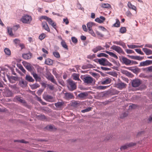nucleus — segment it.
<instances>
[{
    "label": "nucleus",
    "instance_id": "64",
    "mask_svg": "<svg viewBox=\"0 0 152 152\" xmlns=\"http://www.w3.org/2000/svg\"><path fill=\"white\" fill-rule=\"evenodd\" d=\"M47 21L48 22L49 24L50 25H51V23H53V22L52 20L50 18H49Z\"/></svg>",
    "mask_w": 152,
    "mask_h": 152
},
{
    "label": "nucleus",
    "instance_id": "45",
    "mask_svg": "<svg viewBox=\"0 0 152 152\" xmlns=\"http://www.w3.org/2000/svg\"><path fill=\"white\" fill-rule=\"evenodd\" d=\"M7 31L8 32L9 34L11 36H12L13 35V33L12 31V29L11 28H7Z\"/></svg>",
    "mask_w": 152,
    "mask_h": 152
},
{
    "label": "nucleus",
    "instance_id": "44",
    "mask_svg": "<svg viewBox=\"0 0 152 152\" xmlns=\"http://www.w3.org/2000/svg\"><path fill=\"white\" fill-rule=\"evenodd\" d=\"M16 99L17 101L21 103H24L25 102L22 99V98L21 97L17 96L16 97Z\"/></svg>",
    "mask_w": 152,
    "mask_h": 152
},
{
    "label": "nucleus",
    "instance_id": "37",
    "mask_svg": "<svg viewBox=\"0 0 152 152\" xmlns=\"http://www.w3.org/2000/svg\"><path fill=\"white\" fill-rule=\"evenodd\" d=\"M79 75L75 74L73 75V79L74 80H80L79 78Z\"/></svg>",
    "mask_w": 152,
    "mask_h": 152
},
{
    "label": "nucleus",
    "instance_id": "10",
    "mask_svg": "<svg viewBox=\"0 0 152 152\" xmlns=\"http://www.w3.org/2000/svg\"><path fill=\"white\" fill-rule=\"evenodd\" d=\"M136 145L135 143L131 142L128 144H126L125 145L121 146L120 148L121 150L122 151L128 148L129 147L134 145Z\"/></svg>",
    "mask_w": 152,
    "mask_h": 152
},
{
    "label": "nucleus",
    "instance_id": "50",
    "mask_svg": "<svg viewBox=\"0 0 152 152\" xmlns=\"http://www.w3.org/2000/svg\"><path fill=\"white\" fill-rule=\"evenodd\" d=\"M88 32L93 36L95 37L96 34L92 29L88 30Z\"/></svg>",
    "mask_w": 152,
    "mask_h": 152
},
{
    "label": "nucleus",
    "instance_id": "5",
    "mask_svg": "<svg viewBox=\"0 0 152 152\" xmlns=\"http://www.w3.org/2000/svg\"><path fill=\"white\" fill-rule=\"evenodd\" d=\"M142 82V81L139 79H137L133 80L132 82V86L134 87H138L141 84Z\"/></svg>",
    "mask_w": 152,
    "mask_h": 152
},
{
    "label": "nucleus",
    "instance_id": "6",
    "mask_svg": "<svg viewBox=\"0 0 152 152\" xmlns=\"http://www.w3.org/2000/svg\"><path fill=\"white\" fill-rule=\"evenodd\" d=\"M46 78L48 80H50L53 83L57 85V83L56 80L55 79L51 73L48 74L46 76Z\"/></svg>",
    "mask_w": 152,
    "mask_h": 152
},
{
    "label": "nucleus",
    "instance_id": "25",
    "mask_svg": "<svg viewBox=\"0 0 152 152\" xmlns=\"http://www.w3.org/2000/svg\"><path fill=\"white\" fill-rule=\"evenodd\" d=\"M25 79L29 82H33L34 81V80L29 75H26Z\"/></svg>",
    "mask_w": 152,
    "mask_h": 152
},
{
    "label": "nucleus",
    "instance_id": "48",
    "mask_svg": "<svg viewBox=\"0 0 152 152\" xmlns=\"http://www.w3.org/2000/svg\"><path fill=\"white\" fill-rule=\"evenodd\" d=\"M6 93L7 94V96L8 97H10L12 96V93L11 91L10 90L7 91L6 92Z\"/></svg>",
    "mask_w": 152,
    "mask_h": 152
},
{
    "label": "nucleus",
    "instance_id": "52",
    "mask_svg": "<svg viewBox=\"0 0 152 152\" xmlns=\"http://www.w3.org/2000/svg\"><path fill=\"white\" fill-rule=\"evenodd\" d=\"M135 51L141 55H143L144 54L141 51V50L140 49H135Z\"/></svg>",
    "mask_w": 152,
    "mask_h": 152
},
{
    "label": "nucleus",
    "instance_id": "18",
    "mask_svg": "<svg viewBox=\"0 0 152 152\" xmlns=\"http://www.w3.org/2000/svg\"><path fill=\"white\" fill-rule=\"evenodd\" d=\"M24 65L26 69L29 71L31 72L32 70V66L30 64L26 63L24 64Z\"/></svg>",
    "mask_w": 152,
    "mask_h": 152
},
{
    "label": "nucleus",
    "instance_id": "24",
    "mask_svg": "<svg viewBox=\"0 0 152 152\" xmlns=\"http://www.w3.org/2000/svg\"><path fill=\"white\" fill-rule=\"evenodd\" d=\"M19 85L22 87H25L27 85V83L25 81L22 80L19 82Z\"/></svg>",
    "mask_w": 152,
    "mask_h": 152
},
{
    "label": "nucleus",
    "instance_id": "60",
    "mask_svg": "<svg viewBox=\"0 0 152 152\" xmlns=\"http://www.w3.org/2000/svg\"><path fill=\"white\" fill-rule=\"evenodd\" d=\"M63 22L65 23L66 25H68L69 23V21L67 18L64 19Z\"/></svg>",
    "mask_w": 152,
    "mask_h": 152
},
{
    "label": "nucleus",
    "instance_id": "47",
    "mask_svg": "<svg viewBox=\"0 0 152 152\" xmlns=\"http://www.w3.org/2000/svg\"><path fill=\"white\" fill-rule=\"evenodd\" d=\"M46 36V35L44 33H42L39 37V39L41 40L43 39Z\"/></svg>",
    "mask_w": 152,
    "mask_h": 152
},
{
    "label": "nucleus",
    "instance_id": "2",
    "mask_svg": "<svg viewBox=\"0 0 152 152\" xmlns=\"http://www.w3.org/2000/svg\"><path fill=\"white\" fill-rule=\"evenodd\" d=\"M98 62L101 65L111 66L112 64L105 58H101L98 60Z\"/></svg>",
    "mask_w": 152,
    "mask_h": 152
},
{
    "label": "nucleus",
    "instance_id": "42",
    "mask_svg": "<svg viewBox=\"0 0 152 152\" xmlns=\"http://www.w3.org/2000/svg\"><path fill=\"white\" fill-rule=\"evenodd\" d=\"M53 99V97L49 95H47L45 97V99L48 101H50V100L52 99Z\"/></svg>",
    "mask_w": 152,
    "mask_h": 152
},
{
    "label": "nucleus",
    "instance_id": "32",
    "mask_svg": "<svg viewBox=\"0 0 152 152\" xmlns=\"http://www.w3.org/2000/svg\"><path fill=\"white\" fill-rule=\"evenodd\" d=\"M88 95L86 93H81L79 94L78 96L80 98H83L86 97Z\"/></svg>",
    "mask_w": 152,
    "mask_h": 152
},
{
    "label": "nucleus",
    "instance_id": "26",
    "mask_svg": "<svg viewBox=\"0 0 152 152\" xmlns=\"http://www.w3.org/2000/svg\"><path fill=\"white\" fill-rule=\"evenodd\" d=\"M95 25V23L92 22H89L87 23V26L88 30L92 29V27Z\"/></svg>",
    "mask_w": 152,
    "mask_h": 152
},
{
    "label": "nucleus",
    "instance_id": "43",
    "mask_svg": "<svg viewBox=\"0 0 152 152\" xmlns=\"http://www.w3.org/2000/svg\"><path fill=\"white\" fill-rule=\"evenodd\" d=\"M46 128L48 129H50L51 130H53L54 129H56L53 126L49 125L48 126L46 127Z\"/></svg>",
    "mask_w": 152,
    "mask_h": 152
},
{
    "label": "nucleus",
    "instance_id": "36",
    "mask_svg": "<svg viewBox=\"0 0 152 152\" xmlns=\"http://www.w3.org/2000/svg\"><path fill=\"white\" fill-rule=\"evenodd\" d=\"M4 52L5 54L8 55H10L11 54V51L10 50L7 48H6L4 49Z\"/></svg>",
    "mask_w": 152,
    "mask_h": 152
},
{
    "label": "nucleus",
    "instance_id": "39",
    "mask_svg": "<svg viewBox=\"0 0 152 152\" xmlns=\"http://www.w3.org/2000/svg\"><path fill=\"white\" fill-rule=\"evenodd\" d=\"M53 54L54 56L56 58H60V55L59 53L57 51L54 52H53Z\"/></svg>",
    "mask_w": 152,
    "mask_h": 152
},
{
    "label": "nucleus",
    "instance_id": "46",
    "mask_svg": "<svg viewBox=\"0 0 152 152\" xmlns=\"http://www.w3.org/2000/svg\"><path fill=\"white\" fill-rule=\"evenodd\" d=\"M91 109H92L91 107H88V108H87L83 110H81V112L82 113H83L88 112H89V111H90V110H91Z\"/></svg>",
    "mask_w": 152,
    "mask_h": 152
},
{
    "label": "nucleus",
    "instance_id": "35",
    "mask_svg": "<svg viewBox=\"0 0 152 152\" xmlns=\"http://www.w3.org/2000/svg\"><path fill=\"white\" fill-rule=\"evenodd\" d=\"M18 67L24 73L26 72V71L21 64H19L18 65Z\"/></svg>",
    "mask_w": 152,
    "mask_h": 152
},
{
    "label": "nucleus",
    "instance_id": "31",
    "mask_svg": "<svg viewBox=\"0 0 152 152\" xmlns=\"http://www.w3.org/2000/svg\"><path fill=\"white\" fill-rule=\"evenodd\" d=\"M61 45H62V46L65 49H66L68 50V46L67 45L66 42H65V41L64 40H62V41H61Z\"/></svg>",
    "mask_w": 152,
    "mask_h": 152
},
{
    "label": "nucleus",
    "instance_id": "20",
    "mask_svg": "<svg viewBox=\"0 0 152 152\" xmlns=\"http://www.w3.org/2000/svg\"><path fill=\"white\" fill-rule=\"evenodd\" d=\"M113 43L115 44H117L123 47L125 46V44L123 42L121 41H113Z\"/></svg>",
    "mask_w": 152,
    "mask_h": 152
},
{
    "label": "nucleus",
    "instance_id": "27",
    "mask_svg": "<svg viewBox=\"0 0 152 152\" xmlns=\"http://www.w3.org/2000/svg\"><path fill=\"white\" fill-rule=\"evenodd\" d=\"M100 6L102 7L105 8H109L111 7L110 5L108 4H102Z\"/></svg>",
    "mask_w": 152,
    "mask_h": 152
},
{
    "label": "nucleus",
    "instance_id": "57",
    "mask_svg": "<svg viewBox=\"0 0 152 152\" xmlns=\"http://www.w3.org/2000/svg\"><path fill=\"white\" fill-rule=\"evenodd\" d=\"M126 52L128 54H131L134 53V52L133 50L130 49H126Z\"/></svg>",
    "mask_w": 152,
    "mask_h": 152
},
{
    "label": "nucleus",
    "instance_id": "9",
    "mask_svg": "<svg viewBox=\"0 0 152 152\" xmlns=\"http://www.w3.org/2000/svg\"><path fill=\"white\" fill-rule=\"evenodd\" d=\"M126 84L124 83L121 82L115 84V87L121 90L126 87Z\"/></svg>",
    "mask_w": 152,
    "mask_h": 152
},
{
    "label": "nucleus",
    "instance_id": "41",
    "mask_svg": "<svg viewBox=\"0 0 152 152\" xmlns=\"http://www.w3.org/2000/svg\"><path fill=\"white\" fill-rule=\"evenodd\" d=\"M126 29L125 27H121L120 29V32L122 34H124L126 32Z\"/></svg>",
    "mask_w": 152,
    "mask_h": 152
},
{
    "label": "nucleus",
    "instance_id": "51",
    "mask_svg": "<svg viewBox=\"0 0 152 152\" xmlns=\"http://www.w3.org/2000/svg\"><path fill=\"white\" fill-rule=\"evenodd\" d=\"M49 18L47 17L46 16H42L40 17V20H42L44 19V20H47H47H48Z\"/></svg>",
    "mask_w": 152,
    "mask_h": 152
},
{
    "label": "nucleus",
    "instance_id": "12",
    "mask_svg": "<svg viewBox=\"0 0 152 152\" xmlns=\"http://www.w3.org/2000/svg\"><path fill=\"white\" fill-rule=\"evenodd\" d=\"M111 82V79L109 77L104 79L101 82V84L103 85H106L110 83Z\"/></svg>",
    "mask_w": 152,
    "mask_h": 152
},
{
    "label": "nucleus",
    "instance_id": "22",
    "mask_svg": "<svg viewBox=\"0 0 152 152\" xmlns=\"http://www.w3.org/2000/svg\"><path fill=\"white\" fill-rule=\"evenodd\" d=\"M64 103L63 102H58L55 103V105L57 108H61L63 105Z\"/></svg>",
    "mask_w": 152,
    "mask_h": 152
},
{
    "label": "nucleus",
    "instance_id": "15",
    "mask_svg": "<svg viewBox=\"0 0 152 152\" xmlns=\"http://www.w3.org/2000/svg\"><path fill=\"white\" fill-rule=\"evenodd\" d=\"M65 96L66 99H72L74 97L73 94L70 93H67L65 94Z\"/></svg>",
    "mask_w": 152,
    "mask_h": 152
},
{
    "label": "nucleus",
    "instance_id": "55",
    "mask_svg": "<svg viewBox=\"0 0 152 152\" xmlns=\"http://www.w3.org/2000/svg\"><path fill=\"white\" fill-rule=\"evenodd\" d=\"M14 42L15 44L17 45H19L20 43V41L19 39H15L14 40Z\"/></svg>",
    "mask_w": 152,
    "mask_h": 152
},
{
    "label": "nucleus",
    "instance_id": "21",
    "mask_svg": "<svg viewBox=\"0 0 152 152\" xmlns=\"http://www.w3.org/2000/svg\"><path fill=\"white\" fill-rule=\"evenodd\" d=\"M104 52L106 53H107L109 55H110V56L113 57L115 58H116V59H118V56L115 54V53H113V52H110L109 51H105Z\"/></svg>",
    "mask_w": 152,
    "mask_h": 152
},
{
    "label": "nucleus",
    "instance_id": "58",
    "mask_svg": "<svg viewBox=\"0 0 152 152\" xmlns=\"http://www.w3.org/2000/svg\"><path fill=\"white\" fill-rule=\"evenodd\" d=\"M44 89H40L37 92V93L38 95H40L43 91Z\"/></svg>",
    "mask_w": 152,
    "mask_h": 152
},
{
    "label": "nucleus",
    "instance_id": "16",
    "mask_svg": "<svg viewBox=\"0 0 152 152\" xmlns=\"http://www.w3.org/2000/svg\"><path fill=\"white\" fill-rule=\"evenodd\" d=\"M32 74L36 81L39 82L41 81V77L36 73L33 72Z\"/></svg>",
    "mask_w": 152,
    "mask_h": 152
},
{
    "label": "nucleus",
    "instance_id": "59",
    "mask_svg": "<svg viewBox=\"0 0 152 152\" xmlns=\"http://www.w3.org/2000/svg\"><path fill=\"white\" fill-rule=\"evenodd\" d=\"M96 34L97 35L101 37H103L104 36L103 34L98 31H96Z\"/></svg>",
    "mask_w": 152,
    "mask_h": 152
},
{
    "label": "nucleus",
    "instance_id": "28",
    "mask_svg": "<svg viewBox=\"0 0 152 152\" xmlns=\"http://www.w3.org/2000/svg\"><path fill=\"white\" fill-rule=\"evenodd\" d=\"M127 5H128V7L130 9H131L132 10H136L137 8H136V7L135 6H134V5L132 4L130 2H128V3L127 4Z\"/></svg>",
    "mask_w": 152,
    "mask_h": 152
},
{
    "label": "nucleus",
    "instance_id": "62",
    "mask_svg": "<svg viewBox=\"0 0 152 152\" xmlns=\"http://www.w3.org/2000/svg\"><path fill=\"white\" fill-rule=\"evenodd\" d=\"M101 68L104 71H108L110 70V69L107 67L101 66Z\"/></svg>",
    "mask_w": 152,
    "mask_h": 152
},
{
    "label": "nucleus",
    "instance_id": "1",
    "mask_svg": "<svg viewBox=\"0 0 152 152\" xmlns=\"http://www.w3.org/2000/svg\"><path fill=\"white\" fill-rule=\"evenodd\" d=\"M67 87L69 90L70 91H72L74 90L77 88V86L75 83L72 80L69 81Z\"/></svg>",
    "mask_w": 152,
    "mask_h": 152
},
{
    "label": "nucleus",
    "instance_id": "54",
    "mask_svg": "<svg viewBox=\"0 0 152 152\" xmlns=\"http://www.w3.org/2000/svg\"><path fill=\"white\" fill-rule=\"evenodd\" d=\"M72 42L74 43H77V39L74 37H72Z\"/></svg>",
    "mask_w": 152,
    "mask_h": 152
},
{
    "label": "nucleus",
    "instance_id": "56",
    "mask_svg": "<svg viewBox=\"0 0 152 152\" xmlns=\"http://www.w3.org/2000/svg\"><path fill=\"white\" fill-rule=\"evenodd\" d=\"M14 142H21V143H28V142L25 141L23 140H15L14 141Z\"/></svg>",
    "mask_w": 152,
    "mask_h": 152
},
{
    "label": "nucleus",
    "instance_id": "61",
    "mask_svg": "<svg viewBox=\"0 0 152 152\" xmlns=\"http://www.w3.org/2000/svg\"><path fill=\"white\" fill-rule=\"evenodd\" d=\"M95 21L98 22V23H102V21H101V20L99 18H96L95 19Z\"/></svg>",
    "mask_w": 152,
    "mask_h": 152
},
{
    "label": "nucleus",
    "instance_id": "17",
    "mask_svg": "<svg viewBox=\"0 0 152 152\" xmlns=\"http://www.w3.org/2000/svg\"><path fill=\"white\" fill-rule=\"evenodd\" d=\"M104 49V48L102 47L101 46H98L95 48L93 49L92 50V51L94 53H96L99 51L101 50H103Z\"/></svg>",
    "mask_w": 152,
    "mask_h": 152
},
{
    "label": "nucleus",
    "instance_id": "40",
    "mask_svg": "<svg viewBox=\"0 0 152 152\" xmlns=\"http://www.w3.org/2000/svg\"><path fill=\"white\" fill-rule=\"evenodd\" d=\"M71 105L72 106L76 107L79 105V103L77 101H74L72 102Z\"/></svg>",
    "mask_w": 152,
    "mask_h": 152
},
{
    "label": "nucleus",
    "instance_id": "34",
    "mask_svg": "<svg viewBox=\"0 0 152 152\" xmlns=\"http://www.w3.org/2000/svg\"><path fill=\"white\" fill-rule=\"evenodd\" d=\"M97 56L99 57H104L106 58H108V56L107 55L103 53H100L98 54Z\"/></svg>",
    "mask_w": 152,
    "mask_h": 152
},
{
    "label": "nucleus",
    "instance_id": "33",
    "mask_svg": "<svg viewBox=\"0 0 152 152\" xmlns=\"http://www.w3.org/2000/svg\"><path fill=\"white\" fill-rule=\"evenodd\" d=\"M40 86L37 83L34 84L31 86V88L33 89H34Z\"/></svg>",
    "mask_w": 152,
    "mask_h": 152
},
{
    "label": "nucleus",
    "instance_id": "63",
    "mask_svg": "<svg viewBox=\"0 0 152 152\" xmlns=\"http://www.w3.org/2000/svg\"><path fill=\"white\" fill-rule=\"evenodd\" d=\"M48 87L49 89L51 90H53L54 89V87L53 86L50 85H48Z\"/></svg>",
    "mask_w": 152,
    "mask_h": 152
},
{
    "label": "nucleus",
    "instance_id": "38",
    "mask_svg": "<svg viewBox=\"0 0 152 152\" xmlns=\"http://www.w3.org/2000/svg\"><path fill=\"white\" fill-rule=\"evenodd\" d=\"M120 25V22L118 19L116 20V22L113 24V26L115 27H119Z\"/></svg>",
    "mask_w": 152,
    "mask_h": 152
},
{
    "label": "nucleus",
    "instance_id": "19",
    "mask_svg": "<svg viewBox=\"0 0 152 152\" xmlns=\"http://www.w3.org/2000/svg\"><path fill=\"white\" fill-rule=\"evenodd\" d=\"M142 50L147 55L152 54V50L150 49L146 48H142Z\"/></svg>",
    "mask_w": 152,
    "mask_h": 152
},
{
    "label": "nucleus",
    "instance_id": "49",
    "mask_svg": "<svg viewBox=\"0 0 152 152\" xmlns=\"http://www.w3.org/2000/svg\"><path fill=\"white\" fill-rule=\"evenodd\" d=\"M128 115V114L126 113H124L122 114H121L120 117V118H125Z\"/></svg>",
    "mask_w": 152,
    "mask_h": 152
},
{
    "label": "nucleus",
    "instance_id": "13",
    "mask_svg": "<svg viewBox=\"0 0 152 152\" xmlns=\"http://www.w3.org/2000/svg\"><path fill=\"white\" fill-rule=\"evenodd\" d=\"M32 56V54L31 53L23 54V57L25 59H28L31 58Z\"/></svg>",
    "mask_w": 152,
    "mask_h": 152
},
{
    "label": "nucleus",
    "instance_id": "3",
    "mask_svg": "<svg viewBox=\"0 0 152 152\" xmlns=\"http://www.w3.org/2000/svg\"><path fill=\"white\" fill-rule=\"evenodd\" d=\"M32 20V18L31 16L28 15H25L21 19V21L23 23H30Z\"/></svg>",
    "mask_w": 152,
    "mask_h": 152
},
{
    "label": "nucleus",
    "instance_id": "30",
    "mask_svg": "<svg viewBox=\"0 0 152 152\" xmlns=\"http://www.w3.org/2000/svg\"><path fill=\"white\" fill-rule=\"evenodd\" d=\"M53 63V61L50 58L47 59L45 61V64L48 65H52Z\"/></svg>",
    "mask_w": 152,
    "mask_h": 152
},
{
    "label": "nucleus",
    "instance_id": "23",
    "mask_svg": "<svg viewBox=\"0 0 152 152\" xmlns=\"http://www.w3.org/2000/svg\"><path fill=\"white\" fill-rule=\"evenodd\" d=\"M149 62L148 60H147L145 61L142 62L140 63L139 66H145L149 65Z\"/></svg>",
    "mask_w": 152,
    "mask_h": 152
},
{
    "label": "nucleus",
    "instance_id": "53",
    "mask_svg": "<svg viewBox=\"0 0 152 152\" xmlns=\"http://www.w3.org/2000/svg\"><path fill=\"white\" fill-rule=\"evenodd\" d=\"M126 15L127 16L129 17H131L132 15V13L129 11H128L126 12Z\"/></svg>",
    "mask_w": 152,
    "mask_h": 152
},
{
    "label": "nucleus",
    "instance_id": "29",
    "mask_svg": "<svg viewBox=\"0 0 152 152\" xmlns=\"http://www.w3.org/2000/svg\"><path fill=\"white\" fill-rule=\"evenodd\" d=\"M127 46L130 48L134 49L136 48H142L143 46V45H127Z\"/></svg>",
    "mask_w": 152,
    "mask_h": 152
},
{
    "label": "nucleus",
    "instance_id": "8",
    "mask_svg": "<svg viewBox=\"0 0 152 152\" xmlns=\"http://www.w3.org/2000/svg\"><path fill=\"white\" fill-rule=\"evenodd\" d=\"M122 60L123 63L126 65H131L132 61L130 60L125 57H122Z\"/></svg>",
    "mask_w": 152,
    "mask_h": 152
},
{
    "label": "nucleus",
    "instance_id": "4",
    "mask_svg": "<svg viewBox=\"0 0 152 152\" xmlns=\"http://www.w3.org/2000/svg\"><path fill=\"white\" fill-rule=\"evenodd\" d=\"M111 49L115 50L120 54H124V52L123 49L119 46L115 45H113L111 47Z\"/></svg>",
    "mask_w": 152,
    "mask_h": 152
},
{
    "label": "nucleus",
    "instance_id": "11",
    "mask_svg": "<svg viewBox=\"0 0 152 152\" xmlns=\"http://www.w3.org/2000/svg\"><path fill=\"white\" fill-rule=\"evenodd\" d=\"M42 26L43 28L44 29L47 31L48 32H50V28L47 23L45 22H43L42 23Z\"/></svg>",
    "mask_w": 152,
    "mask_h": 152
},
{
    "label": "nucleus",
    "instance_id": "14",
    "mask_svg": "<svg viewBox=\"0 0 152 152\" xmlns=\"http://www.w3.org/2000/svg\"><path fill=\"white\" fill-rule=\"evenodd\" d=\"M127 56L129 58H131V59L137 60L139 61H141L142 60L143 58V57L138 56H134L128 55Z\"/></svg>",
    "mask_w": 152,
    "mask_h": 152
},
{
    "label": "nucleus",
    "instance_id": "7",
    "mask_svg": "<svg viewBox=\"0 0 152 152\" xmlns=\"http://www.w3.org/2000/svg\"><path fill=\"white\" fill-rule=\"evenodd\" d=\"M83 80L84 83L87 84L91 83L93 81V78L89 76H84Z\"/></svg>",
    "mask_w": 152,
    "mask_h": 152
}]
</instances>
